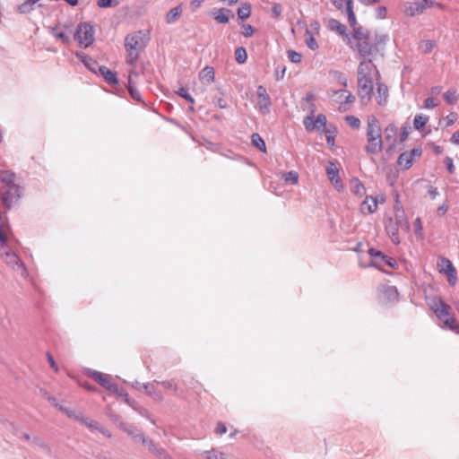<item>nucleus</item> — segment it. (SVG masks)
<instances>
[{
	"label": "nucleus",
	"instance_id": "obj_41",
	"mask_svg": "<svg viewBox=\"0 0 459 459\" xmlns=\"http://www.w3.org/2000/svg\"><path fill=\"white\" fill-rule=\"evenodd\" d=\"M247 58V51L243 47H239L235 50V59L238 64H244Z\"/></svg>",
	"mask_w": 459,
	"mask_h": 459
},
{
	"label": "nucleus",
	"instance_id": "obj_2",
	"mask_svg": "<svg viewBox=\"0 0 459 459\" xmlns=\"http://www.w3.org/2000/svg\"><path fill=\"white\" fill-rule=\"evenodd\" d=\"M366 137L364 150L368 155H377L383 150L382 128L380 121L374 115L367 117Z\"/></svg>",
	"mask_w": 459,
	"mask_h": 459
},
{
	"label": "nucleus",
	"instance_id": "obj_33",
	"mask_svg": "<svg viewBox=\"0 0 459 459\" xmlns=\"http://www.w3.org/2000/svg\"><path fill=\"white\" fill-rule=\"evenodd\" d=\"M346 4V13L348 15V21L351 26L356 25V17L353 11L352 0H344Z\"/></svg>",
	"mask_w": 459,
	"mask_h": 459
},
{
	"label": "nucleus",
	"instance_id": "obj_15",
	"mask_svg": "<svg viewBox=\"0 0 459 459\" xmlns=\"http://www.w3.org/2000/svg\"><path fill=\"white\" fill-rule=\"evenodd\" d=\"M385 230L391 238L392 242L394 245L400 244L399 229L401 228L396 222H394L391 219L386 218L384 221Z\"/></svg>",
	"mask_w": 459,
	"mask_h": 459
},
{
	"label": "nucleus",
	"instance_id": "obj_57",
	"mask_svg": "<svg viewBox=\"0 0 459 459\" xmlns=\"http://www.w3.org/2000/svg\"><path fill=\"white\" fill-rule=\"evenodd\" d=\"M255 32V29L250 24H243L242 25V35L244 37H251Z\"/></svg>",
	"mask_w": 459,
	"mask_h": 459
},
{
	"label": "nucleus",
	"instance_id": "obj_45",
	"mask_svg": "<svg viewBox=\"0 0 459 459\" xmlns=\"http://www.w3.org/2000/svg\"><path fill=\"white\" fill-rule=\"evenodd\" d=\"M336 93H340L341 97L345 98V100H344L345 104H351L355 101V97L352 95V93L346 90L338 91H336Z\"/></svg>",
	"mask_w": 459,
	"mask_h": 459
},
{
	"label": "nucleus",
	"instance_id": "obj_23",
	"mask_svg": "<svg viewBox=\"0 0 459 459\" xmlns=\"http://www.w3.org/2000/svg\"><path fill=\"white\" fill-rule=\"evenodd\" d=\"M146 394L157 401H162V394L154 386L153 384L146 383L143 385Z\"/></svg>",
	"mask_w": 459,
	"mask_h": 459
},
{
	"label": "nucleus",
	"instance_id": "obj_51",
	"mask_svg": "<svg viewBox=\"0 0 459 459\" xmlns=\"http://www.w3.org/2000/svg\"><path fill=\"white\" fill-rule=\"evenodd\" d=\"M385 294L390 299H396L397 297H398V291H397V289L394 286H387L385 289Z\"/></svg>",
	"mask_w": 459,
	"mask_h": 459
},
{
	"label": "nucleus",
	"instance_id": "obj_26",
	"mask_svg": "<svg viewBox=\"0 0 459 459\" xmlns=\"http://www.w3.org/2000/svg\"><path fill=\"white\" fill-rule=\"evenodd\" d=\"M388 219H391L394 222H396V224L401 228L405 227L407 230L409 229V224L406 220L404 211H398V212H395L394 217H388Z\"/></svg>",
	"mask_w": 459,
	"mask_h": 459
},
{
	"label": "nucleus",
	"instance_id": "obj_44",
	"mask_svg": "<svg viewBox=\"0 0 459 459\" xmlns=\"http://www.w3.org/2000/svg\"><path fill=\"white\" fill-rule=\"evenodd\" d=\"M435 48V43L432 40H422L420 43V48L424 53H429L432 51V49Z\"/></svg>",
	"mask_w": 459,
	"mask_h": 459
},
{
	"label": "nucleus",
	"instance_id": "obj_28",
	"mask_svg": "<svg viewBox=\"0 0 459 459\" xmlns=\"http://www.w3.org/2000/svg\"><path fill=\"white\" fill-rule=\"evenodd\" d=\"M230 11L228 9L221 8L214 12L213 18L214 20L219 23H227L230 20L228 13H230Z\"/></svg>",
	"mask_w": 459,
	"mask_h": 459
},
{
	"label": "nucleus",
	"instance_id": "obj_48",
	"mask_svg": "<svg viewBox=\"0 0 459 459\" xmlns=\"http://www.w3.org/2000/svg\"><path fill=\"white\" fill-rule=\"evenodd\" d=\"M19 437L22 439H24L27 442L31 441L33 444L39 445V446L42 445V440L39 437H31L29 433H22L19 436Z\"/></svg>",
	"mask_w": 459,
	"mask_h": 459
},
{
	"label": "nucleus",
	"instance_id": "obj_10",
	"mask_svg": "<svg viewBox=\"0 0 459 459\" xmlns=\"http://www.w3.org/2000/svg\"><path fill=\"white\" fill-rule=\"evenodd\" d=\"M422 154L421 147H415L409 152L401 153L397 159V164L404 169H410L414 160L419 159Z\"/></svg>",
	"mask_w": 459,
	"mask_h": 459
},
{
	"label": "nucleus",
	"instance_id": "obj_19",
	"mask_svg": "<svg viewBox=\"0 0 459 459\" xmlns=\"http://www.w3.org/2000/svg\"><path fill=\"white\" fill-rule=\"evenodd\" d=\"M377 100L378 105L385 106L387 103L389 96L387 86L383 82H377Z\"/></svg>",
	"mask_w": 459,
	"mask_h": 459
},
{
	"label": "nucleus",
	"instance_id": "obj_37",
	"mask_svg": "<svg viewBox=\"0 0 459 459\" xmlns=\"http://www.w3.org/2000/svg\"><path fill=\"white\" fill-rule=\"evenodd\" d=\"M429 121V117L422 114H417L414 117L413 126L417 130L422 129Z\"/></svg>",
	"mask_w": 459,
	"mask_h": 459
},
{
	"label": "nucleus",
	"instance_id": "obj_11",
	"mask_svg": "<svg viewBox=\"0 0 459 459\" xmlns=\"http://www.w3.org/2000/svg\"><path fill=\"white\" fill-rule=\"evenodd\" d=\"M374 82L373 80L367 79L365 76L358 75V94L361 100L367 102L371 100Z\"/></svg>",
	"mask_w": 459,
	"mask_h": 459
},
{
	"label": "nucleus",
	"instance_id": "obj_63",
	"mask_svg": "<svg viewBox=\"0 0 459 459\" xmlns=\"http://www.w3.org/2000/svg\"><path fill=\"white\" fill-rule=\"evenodd\" d=\"M437 104L436 103L435 100L433 98H428L424 101V108L428 109L434 108L437 107Z\"/></svg>",
	"mask_w": 459,
	"mask_h": 459
},
{
	"label": "nucleus",
	"instance_id": "obj_64",
	"mask_svg": "<svg viewBox=\"0 0 459 459\" xmlns=\"http://www.w3.org/2000/svg\"><path fill=\"white\" fill-rule=\"evenodd\" d=\"M457 119V115L455 113H450L449 115L446 116V126H450L452 125H454V123L456 121Z\"/></svg>",
	"mask_w": 459,
	"mask_h": 459
},
{
	"label": "nucleus",
	"instance_id": "obj_9",
	"mask_svg": "<svg viewBox=\"0 0 459 459\" xmlns=\"http://www.w3.org/2000/svg\"><path fill=\"white\" fill-rule=\"evenodd\" d=\"M437 268L440 273H444L447 277V281L450 286H455L457 282V272L456 269L453 266L450 260L447 258L442 257L437 262Z\"/></svg>",
	"mask_w": 459,
	"mask_h": 459
},
{
	"label": "nucleus",
	"instance_id": "obj_31",
	"mask_svg": "<svg viewBox=\"0 0 459 459\" xmlns=\"http://www.w3.org/2000/svg\"><path fill=\"white\" fill-rule=\"evenodd\" d=\"M251 14V5L248 3L242 4L238 9V19L244 21Z\"/></svg>",
	"mask_w": 459,
	"mask_h": 459
},
{
	"label": "nucleus",
	"instance_id": "obj_42",
	"mask_svg": "<svg viewBox=\"0 0 459 459\" xmlns=\"http://www.w3.org/2000/svg\"><path fill=\"white\" fill-rule=\"evenodd\" d=\"M306 35H307V38H306L305 41H306L307 46L312 50L317 49L318 45L308 29L306 30Z\"/></svg>",
	"mask_w": 459,
	"mask_h": 459
},
{
	"label": "nucleus",
	"instance_id": "obj_1",
	"mask_svg": "<svg viewBox=\"0 0 459 459\" xmlns=\"http://www.w3.org/2000/svg\"><path fill=\"white\" fill-rule=\"evenodd\" d=\"M150 39V31L145 30H135L125 37L126 62L128 65H134L137 62L140 53L147 47Z\"/></svg>",
	"mask_w": 459,
	"mask_h": 459
},
{
	"label": "nucleus",
	"instance_id": "obj_8",
	"mask_svg": "<svg viewBox=\"0 0 459 459\" xmlns=\"http://www.w3.org/2000/svg\"><path fill=\"white\" fill-rule=\"evenodd\" d=\"M88 376L107 390L113 394H118V385L111 381L109 375L91 369L88 372Z\"/></svg>",
	"mask_w": 459,
	"mask_h": 459
},
{
	"label": "nucleus",
	"instance_id": "obj_6",
	"mask_svg": "<svg viewBox=\"0 0 459 459\" xmlns=\"http://www.w3.org/2000/svg\"><path fill=\"white\" fill-rule=\"evenodd\" d=\"M0 256L3 258L4 263L16 271L21 276L27 275V270L24 264L21 261L18 255L13 251L0 250Z\"/></svg>",
	"mask_w": 459,
	"mask_h": 459
},
{
	"label": "nucleus",
	"instance_id": "obj_30",
	"mask_svg": "<svg viewBox=\"0 0 459 459\" xmlns=\"http://www.w3.org/2000/svg\"><path fill=\"white\" fill-rule=\"evenodd\" d=\"M352 27L353 28V32H352V39L356 41V42H359L360 40H364V39H367L369 38V35L368 32H366L362 27H355V25H353Z\"/></svg>",
	"mask_w": 459,
	"mask_h": 459
},
{
	"label": "nucleus",
	"instance_id": "obj_56",
	"mask_svg": "<svg viewBox=\"0 0 459 459\" xmlns=\"http://www.w3.org/2000/svg\"><path fill=\"white\" fill-rule=\"evenodd\" d=\"M368 255H370L371 258L375 259V260H381L385 258V255H384L381 251H378L375 248H370L368 250Z\"/></svg>",
	"mask_w": 459,
	"mask_h": 459
},
{
	"label": "nucleus",
	"instance_id": "obj_3",
	"mask_svg": "<svg viewBox=\"0 0 459 459\" xmlns=\"http://www.w3.org/2000/svg\"><path fill=\"white\" fill-rule=\"evenodd\" d=\"M430 307L437 317L441 320L448 329L455 331L459 327L455 314L451 312L450 306L445 303L441 299H434Z\"/></svg>",
	"mask_w": 459,
	"mask_h": 459
},
{
	"label": "nucleus",
	"instance_id": "obj_59",
	"mask_svg": "<svg viewBox=\"0 0 459 459\" xmlns=\"http://www.w3.org/2000/svg\"><path fill=\"white\" fill-rule=\"evenodd\" d=\"M315 125L316 126L318 125V126L325 127L326 125V117L323 114H318L315 119Z\"/></svg>",
	"mask_w": 459,
	"mask_h": 459
},
{
	"label": "nucleus",
	"instance_id": "obj_16",
	"mask_svg": "<svg viewBox=\"0 0 459 459\" xmlns=\"http://www.w3.org/2000/svg\"><path fill=\"white\" fill-rule=\"evenodd\" d=\"M378 198L367 195L365 200L360 204V212L363 214H371L377 208L378 204Z\"/></svg>",
	"mask_w": 459,
	"mask_h": 459
},
{
	"label": "nucleus",
	"instance_id": "obj_46",
	"mask_svg": "<svg viewBox=\"0 0 459 459\" xmlns=\"http://www.w3.org/2000/svg\"><path fill=\"white\" fill-rule=\"evenodd\" d=\"M287 56H288V58L292 62V63H295V64H299L301 62L302 60V56L301 54L294 51V50H288L287 51Z\"/></svg>",
	"mask_w": 459,
	"mask_h": 459
},
{
	"label": "nucleus",
	"instance_id": "obj_39",
	"mask_svg": "<svg viewBox=\"0 0 459 459\" xmlns=\"http://www.w3.org/2000/svg\"><path fill=\"white\" fill-rule=\"evenodd\" d=\"M144 445L147 446L149 451L152 452V454L157 455L159 456L164 455V458L167 457L165 451L161 448H159L153 441L148 439L147 443H145Z\"/></svg>",
	"mask_w": 459,
	"mask_h": 459
},
{
	"label": "nucleus",
	"instance_id": "obj_22",
	"mask_svg": "<svg viewBox=\"0 0 459 459\" xmlns=\"http://www.w3.org/2000/svg\"><path fill=\"white\" fill-rule=\"evenodd\" d=\"M200 80L206 84H210L214 81L215 73L214 69L212 66H205L199 73Z\"/></svg>",
	"mask_w": 459,
	"mask_h": 459
},
{
	"label": "nucleus",
	"instance_id": "obj_14",
	"mask_svg": "<svg viewBox=\"0 0 459 459\" xmlns=\"http://www.w3.org/2000/svg\"><path fill=\"white\" fill-rule=\"evenodd\" d=\"M355 48L358 50L359 56L363 59H370V56L375 50V46L370 42L368 38L367 39L356 42Z\"/></svg>",
	"mask_w": 459,
	"mask_h": 459
},
{
	"label": "nucleus",
	"instance_id": "obj_24",
	"mask_svg": "<svg viewBox=\"0 0 459 459\" xmlns=\"http://www.w3.org/2000/svg\"><path fill=\"white\" fill-rule=\"evenodd\" d=\"M182 13V7L181 5H178L174 8H172L166 15V22L168 24H172L176 22Z\"/></svg>",
	"mask_w": 459,
	"mask_h": 459
},
{
	"label": "nucleus",
	"instance_id": "obj_18",
	"mask_svg": "<svg viewBox=\"0 0 459 459\" xmlns=\"http://www.w3.org/2000/svg\"><path fill=\"white\" fill-rule=\"evenodd\" d=\"M425 11V8L422 4L421 0H415L413 2H409L405 5L404 13L406 15L413 17L422 13Z\"/></svg>",
	"mask_w": 459,
	"mask_h": 459
},
{
	"label": "nucleus",
	"instance_id": "obj_61",
	"mask_svg": "<svg viewBox=\"0 0 459 459\" xmlns=\"http://www.w3.org/2000/svg\"><path fill=\"white\" fill-rule=\"evenodd\" d=\"M281 14V6L280 4H274L272 7V15L274 18H279Z\"/></svg>",
	"mask_w": 459,
	"mask_h": 459
},
{
	"label": "nucleus",
	"instance_id": "obj_55",
	"mask_svg": "<svg viewBox=\"0 0 459 459\" xmlns=\"http://www.w3.org/2000/svg\"><path fill=\"white\" fill-rule=\"evenodd\" d=\"M304 126L307 131H313L316 128L314 117L312 116L306 117Z\"/></svg>",
	"mask_w": 459,
	"mask_h": 459
},
{
	"label": "nucleus",
	"instance_id": "obj_36",
	"mask_svg": "<svg viewBox=\"0 0 459 459\" xmlns=\"http://www.w3.org/2000/svg\"><path fill=\"white\" fill-rule=\"evenodd\" d=\"M78 58L87 66L91 71L95 72L96 62L92 60L84 53H77Z\"/></svg>",
	"mask_w": 459,
	"mask_h": 459
},
{
	"label": "nucleus",
	"instance_id": "obj_5",
	"mask_svg": "<svg viewBox=\"0 0 459 459\" xmlns=\"http://www.w3.org/2000/svg\"><path fill=\"white\" fill-rule=\"evenodd\" d=\"M22 195V189L19 186L9 187H0L1 200L4 205L10 209L17 204Z\"/></svg>",
	"mask_w": 459,
	"mask_h": 459
},
{
	"label": "nucleus",
	"instance_id": "obj_58",
	"mask_svg": "<svg viewBox=\"0 0 459 459\" xmlns=\"http://www.w3.org/2000/svg\"><path fill=\"white\" fill-rule=\"evenodd\" d=\"M444 162L446 166V169L450 174H453L455 170L453 159L450 157H446Z\"/></svg>",
	"mask_w": 459,
	"mask_h": 459
},
{
	"label": "nucleus",
	"instance_id": "obj_40",
	"mask_svg": "<svg viewBox=\"0 0 459 459\" xmlns=\"http://www.w3.org/2000/svg\"><path fill=\"white\" fill-rule=\"evenodd\" d=\"M351 184L352 192L355 195H363L366 193V188L364 185L359 179H353Z\"/></svg>",
	"mask_w": 459,
	"mask_h": 459
},
{
	"label": "nucleus",
	"instance_id": "obj_4",
	"mask_svg": "<svg viewBox=\"0 0 459 459\" xmlns=\"http://www.w3.org/2000/svg\"><path fill=\"white\" fill-rule=\"evenodd\" d=\"M74 39L82 47L85 48H88L94 40V27L89 22L78 24L74 33Z\"/></svg>",
	"mask_w": 459,
	"mask_h": 459
},
{
	"label": "nucleus",
	"instance_id": "obj_27",
	"mask_svg": "<svg viewBox=\"0 0 459 459\" xmlns=\"http://www.w3.org/2000/svg\"><path fill=\"white\" fill-rule=\"evenodd\" d=\"M388 219H391L394 222H396V224L401 228L405 227L407 230L409 229V224L406 220L404 211H398V212H395L394 217H388Z\"/></svg>",
	"mask_w": 459,
	"mask_h": 459
},
{
	"label": "nucleus",
	"instance_id": "obj_43",
	"mask_svg": "<svg viewBox=\"0 0 459 459\" xmlns=\"http://www.w3.org/2000/svg\"><path fill=\"white\" fill-rule=\"evenodd\" d=\"M345 121L349 124V126L351 128L355 130H358L360 127V120L354 116H346Z\"/></svg>",
	"mask_w": 459,
	"mask_h": 459
},
{
	"label": "nucleus",
	"instance_id": "obj_13",
	"mask_svg": "<svg viewBox=\"0 0 459 459\" xmlns=\"http://www.w3.org/2000/svg\"><path fill=\"white\" fill-rule=\"evenodd\" d=\"M258 97L257 107L261 113L266 114L272 105L271 98L263 85H259L256 89Z\"/></svg>",
	"mask_w": 459,
	"mask_h": 459
},
{
	"label": "nucleus",
	"instance_id": "obj_50",
	"mask_svg": "<svg viewBox=\"0 0 459 459\" xmlns=\"http://www.w3.org/2000/svg\"><path fill=\"white\" fill-rule=\"evenodd\" d=\"M158 384H160L164 388L172 390L174 392L178 390V385L173 379L158 382Z\"/></svg>",
	"mask_w": 459,
	"mask_h": 459
},
{
	"label": "nucleus",
	"instance_id": "obj_52",
	"mask_svg": "<svg viewBox=\"0 0 459 459\" xmlns=\"http://www.w3.org/2000/svg\"><path fill=\"white\" fill-rule=\"evenodd\" d=\"M119 4L117 0H98L97 5L100 8H108L112 5L116 6Z\"/></svg>",
	"mask_w": 459,
	"mask_h": 459
},
{
	"label": "nucleus",
	"instance_id": "obj_29",
	"mask_svg": "<svg viewBox=\"0 0 459 459\" xmlns=\"http://www.w3.org/2000/svg\"><path fill=\"white\" fill-rule=\"evenodd\" d=\"M39 1V0H26L18 6L17 10L20 13H28L34 10L35 5Z\"/></svg>",
	"mask_w": 459,
	"mask_h": 459
},
{
	"label": "nucleus",
	"instance_id": "obj_12",
	"mask_svg": "<svg viewBox=\"0 0 459 459\" xmlns=\"http://www.w3.org/2000/svg\"><path fill=\"white\" fill-rule=\"evenodd\" d=\"M58 408H59L60 411H64L69 418H72V419H74V420H76L78 421H81V422L84 423L85 425H87L89 428L99 429L98 423L95 422V421L91 420L88 418H84L82 412L75 411H73V410H69V409H67V408H65L64 406H61V405H59ZM100 431L102 432L107 437H110V434L107 433L103 429H100Z\"/></svg>",
	"mask_w": 459,
	"mask_h": 459
},
{
	"label": "nucleus",
	"instance_id": "obj_60",
	"mask_svg": "<svg viewBox=\"0 0 459 459\" xmlns=\"http://www.w3.org/2000/svg\"><path fill=\"white\" fill-rule=\"evenodd\" d=\"M214 431L217 435H223L227 432V427L223 422L220 421L217 423V426H216Z\"/></svg>",
	"mask_w": 459,
	"mask_h": 459
},
{
	"label": "nucleus",
	"instance_id": "obj_53",
	"mask_svg": "<svg viewBox=\"0 0 459 459\" xmlns=\"http://www.w3.org/2000/svg\"><path fill=\"white\" fill-rule=\"evenodd\" d=\"M128 90H129V92H130V95L131 97L135 100H141V93L139 92V91H137L133 85H132V82H131V79L129 78V82H128Z\"/></svg>",
	"mask_w": 459,
	"mask_h": 459
},
{
	"label": "nucleus",
	"instance_id": "obj_25",
	"mask_svg": "<svg viewBox=\"0 0 459 459\" xmlns=\"http://www.w3.org/2000/svg\"><path fill=\"white\" fill-rule=\"evenodd\" d=\"M385 140L387 142H390L391 144L394 145L395 143V136L397 134V126L394 124L391 123L385 128Z\"/></svg>",
	"mask_w": 459,
	"mask_h": 459
},
{
	"label": "nucleus",
	"instance_id": "obj_7",
	"mask_svg": "<svg viewBox=\"0 0 459 459\" xmlns=\"http://www.w3.org/2000/svg\"><path fill=\"white\" fill-rule=\"evenodd\" d=\"M358 75L378 82L380 74L371 59H362L358 66Z\"/></svg>",
	"mask_w": 459,
	"mask_h": 459
},
{
	"label": "nucleus",
	"instance_id": "obj_17",
	"mask_svg": "<svg viewBox=\"0 0 459 459\" xmlns=\"http://www.w3.org/2000/svg\"><path fill=\"white\" fill-rule=\"evenodd\" d=\"M326 174L329 178V180L334 184L335 187L338 189L342 188V185L341 182V179L339 178V169L336 167V165L333 162H329L327 169H326Z\"/></svg>",
	"mask_w": 459,
	"mask_h": 459
},
{
	"label": "nucleus",
	"instance_id": "obj_21",
	"mask_svg": "<svg viewBox=\"0 0 459 459\" xmlns=\"http://www.w3.org/2000/svg\"><path fill=\"white\" fill-rule=\"evenodd\" d=\"M99 73L103 76L104 80L108 84H117L118 82L117 74L105 65L99 66Z\"/></svg>",
	"mask_w": 459,
	"mask_h": 459
},
{
	"label": "nucleus",
	"instance_id": "obj_54",
	"mask_svg": "<svg viewBox=\"0 0 459 459\" xmlns=\"http://www.w3.org/2000/svg\"><path fill=\"white\" fill-rule=\"evenodd\" d=\"M444 99L449 104H454L456 102V95L455 91H447L444 93Z\"/></svg>",
	"mask_w": 459,
	"mask_h": 459
},
{
	"label": "nucleus",
	"instance_id": "obj_34",
	"mask_svg": "<svg viewBox=\"0 0 459 459\" xmlns=\"http://www.w3.org/2000/svg\"><path fill=\"white\" fill-rule=\"evenodd\" d=\"M203 455L205 459H229V457L224 453L219 452L216 449L204 451Z\"/></svg>",
	"mask_w": 459,
	"mask_h": 459
},
{
	"label": "nucleus",
	"instance_id": "obj_62",
	"mask_svg": "<svg viewBox=\"0 0 459 459\" xmlns=\"http://www.w3.org/2000/svg\"><path fill=\"white\" fill-rule=\"evenodd\" d=\"M376 13L377 18L384 19L387 14V10L385 6H378L376 10Z\"/></svg>",
	"mask_w": 459,
	"mask_h": 459
},
{
	"label": "nucleus",
	"instance_id": "obj_35",
	"mask_svg": "<svg viewBox=\"0 0 459 459\" xmlns=\"http://www.w3.org/2000/svg\"><path fill=\"white\" fill-rule=\"evenodd\" d=\"M252 144L259 151L265 152L266 145L264 139L258 134H253L251 136Z\"/></svg>",
	"mask_w": 459,
	"mask_h": 459
},
{
	"label": "nucleus",
	"instance_id": "obj_32",
	"mask_svg": "<svg viewBox=\"0 0 459 459\" xmlns=\"http://www.w3.org/2000/svg\"><path fill=\"white\" fill-rule=\"evenodd\" d=\"M328 25H329L330 30L338 32L340 35L346 34V30H347L346 26L342 24L341 22H339L337 20H335V19L329 20Z\"/></svg>",
	"mask_w": 459,
	"mask_h": 459
},
{
	"label": "nucleus",
	"instance_id": "obj_47",
	"mask_svg": "<svg viewBox=\"0 0 459 459\" xmlns=\"http://www.w3.org/2000/svg\"><path fill=\"white\" fill-rule=\"evenodd\" d=\"M177 93L182 97L183 99H185L186 100H187L189 103H191L192 105L195 104V100L194 98L188 93L187 90L185 89L184 87H181L178 89V91H177Z\"/></svg>",
	"mask_w": 459,
	"mask_h": 459
},
{
	"label": "nucleus",
	"instance_id": "obj_20",
	"mask_svg": "<svg viewBox=\"0 0 459 459\" xmlns=\"http://www.w3.org/2000/svg\"><path fill=\"white\" fill-rule=\"evenodd\" d=\"M15 174L10 170H0V187L18 186L14 182Z\"/></svg>",
	"mask_w": 459,
	"mask_h": 459
},
{
	"label": "nucleus",
	"instance_id": "obj_49",
	"mask_svg": "<svg viewBox=\"0 0 459 459\" xmlns=\"http://www.w3.org/2000/svg\"><path fill=\"white\" fill-rule=\"evenodd\" d=\"M52 34L54 35V37H56V39L62 40L63 43L65 44H69L70 42V38L65 35V32H62V31H56V28H52Z\"/></svg>",
	"mask_w": 459,
	"mask_h": 459
},
{
	"label": "nucleus",
	"instance_id": "obj_38",
	"mask_svg": "<svg viewBox=\"0 0 459 459\" xmlns=\"http://www.w3.org/2000/svg\"><path fill=\"white\" fill-rule=\"evenodd\" d=\"M282 179L286 184L296 185L299 182V174L296 171H289L282 175Z\"/></svg>",
	"mask_w": 459,
	"mask_h": 459
}]
</instances>
